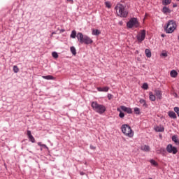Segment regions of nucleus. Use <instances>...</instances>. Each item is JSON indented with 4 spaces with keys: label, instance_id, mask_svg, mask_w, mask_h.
Wrapping results in <instances>:
<instances>
[{
    "label": "nucleus",
    "instance_id": "nucleus-1",
    "mask_svg": "<svg viewBox=\"0 0 179 179\" xmlns=\"http://www.w3.org/2000/svg\"><path fill=\"white\" fill-rule=\"evenodd\" d=\"M77 39L80 44H86L87 45H89V44H93V40L87 35H83L81 32H78L77 34Z\"/></svg>",
    "mask_w": 179,
    "mask_h": 179
},
{
    "label": "nucleus",
    "instance_id": "nucleus-2",
    "mask_svg": "<svg viewBox=\"0 0 179 179\" xmlns=\"http://www.w3.org/2000/svg\"><path fill=\"white\" fill-rule=\"evenodd\" d=\"M117 16L120 17H127L128 16V11L125 10V6L122 3H117L115 7Z\"/></svg>",
    "mask_w": 179,
    "mask_h": 179
},
{
    "label": "nucleus",
    "instance_id": "nucleus-3",
    "mask_svg": "<svg viewBox=\"0 0 179 179\" xmlns=\"http://www.w3.org/2000/svg\"><path fill=\"white\" fill-rule=\"evenodd\" d=\"M91 106L92 107L94 111L98 113V114H104V113H106V110H107L104 105L99 104L97 101H92L91 103Z\"/></svg>",
    "mask_w": 179,
    "mask_h": 179
},
{
    "label": "nucleus",
    "instance_id": "nucleus-4",
    "mask_svg": "<svg viewBox=\"0 0 179 179\" xmlns=\"http://www.w3.org/2000/svg\"><path fill=\"white\" fill-rule=\"evenodd\" d=\"M176 27H177V24H176V22L173 20H169L168 23L166 24V26L164 27V30L166 33L170 34L176 30Z\"/></svg>",
    "mask_w": 179,
    "mask_h": 179
},
{
    "label": "nucleus",
    "instance_id": "nucleus-5",
    "mask_svg": "<svg viewBox=\"0 0 179 179\" xmlns=\"http://www.w3.org/2000/svg\"><path fill=\"white\" fill-rule=\"evenodd\" d=\"M122 131L125 136H128L129 138H132V136H134V131L128 124H123L122 126Z\"/></svg>",
    "mask_w": 179,
    "mask_h": 179
},
{
    "label": "nucleus",
    "instance_id": "nucleus-6",
    "mask_svg": "<svg viewBox=\"0 0 179 179\" xmlns=\"http://www.w3.org/2000/svg\"><path fill=\"white\" fill-rule=\"evenodd\" d=\"M127 27L128 29H132V27H138L139 22H138V19L133 17L129 20L127 23Z\"/></svg>",
    "mask_w": 179,
    "mask_h": 179
},
{
    "label": "nucleus",
    "instance_id": "nucleus-7",
    "mask_svg": "<svg viewBox=\"0 0 179 179\" xmlns=\"http://www.w3.org/2000/svg\"><path fill=\"white\" fill-rule=\"evenodd\" d=\"M166 151L168 153H172L173 155H177V152H178V150H177V148L173 146L171 144H169L166 146Z\"/></svg>",
    "mask_w": 179,
    "mask_h": 179
},
{
    "label": "nucleus",
    "instance_id": "nucleus-8",
    "mask_svg": "<svg viewBox=\"0 0 179 179\" xmlns=\"http://www.w3.org/2000/svg\"><path fill=\"white\" fill-rule=\"evenodd\" d=\"M145 37H146V31L142 30L141 34L137 36V40L138 43H142V41L145 40Z\"/></svg>",
    "mask_w": 179,
    "mask_h": 179
},
{
    "label": "nucleus",
    "instance_id": "nucleus-9",
    "mask_svg": "<svg viewBox=\"0 0 179 179\" xmlns=\"http://www.w3.org/2000/svg\"><path fill=\"white\" fill-rule=\"evenodd\" d=\"M27 135L28 136L29 142H31L32 143H36V139L34 138L33 135H31V131L30 130H27Z\"/></svg>",
    "mask_w": 179,
    "mask_h": 179
},
{
    "label": "nucleus",
    "instance_id": "nucleus-10",
    "mask_svg": "<svg viewBox=\"0 0 179 179\" xmlns=\"http://www.w3.org/2000/svg\"><path fill=\"white\" fill-rule=\"evenodd\" d=\"M120 108L122 111H124V113H127V114H132V108H128L125 106H121Z\"/></svg>",
    "mask_w": 179,
    "mask_h": 179
},
{
    "label": "nucleus",
    "instance_id": "nucleus-11",
    "mask_svg": "<svg viewBox=\"0 0 179 179\" xmlns=\"http://www.w3.org/2000/svg\"><path fill=\"white\" fill-rule=\"evenodd\" d=\"M155 94L157 96V99H158V100H162V91L159 90H155Z\"/></svg>",
    "mask_w": 179,
    "mask_h": 179
},
{
    "label": "nucleus",
    "instance_id": "nucleus-12",
    "mask_svg": "<svg viewBox=\"0 0 179 179\" xmlns=\"http://www.w3.org/2000/svg\"><path fill=\"white\" fill-rule=\"evenodd\" d=\"M162 13L167 15V13H171V10L167 6H164L162 8Z\"/></svg>",
    "mask_w": 179,
    "mask_h": 179
},
{
    "label": "nucleus",
    "instance_id": "nucleus-13",
    "mask_svg": "<svg viewBox=\"0 0 179 179\" xmlns=\"http://www.w3.org/2000/svg\"><path fill=\"white\" fill-rule=\"evenodd\" d=\"M149 99L150 101H156V95L153 94V92H149Z\"/></svg>",
    "mask_w": 179,
    "mask_h": 179
},
{
    "label": "nucleus",
    "instance_id": "nucleus-14",
    "mask_svg": "<svg viewBox=\"0 0 179 179\" xmlns=\"http://www.w3.org/2000/svg\"><path fill=\"white\" fill-rule=\"evenodd\" d=\"M168 115L169 117H170V118H173V120H176V118H177V115L176 114V113H174V111H169L168 113Z\"/></svg>",
    "mask_w": 179,
    "mask_h": 179
},
{
    "label": "nucleus",
    "instance_id": "nucleus-15",
    "mask_svg": "<svg viewBox=\"0 0 179 179\" xmlns=\"http://www.w3.org/2000/svg\"><path fill=\"white\" fill-rule=\"evenodd\" d=\"M43 79H45L46 80H54L55 79V78H54V76H42Z\"/></svg>",
    "mask_w": 179,
    "mask_h": 179
},
{
    "label": "nucleus",
    "instance_id": "nucleus-16",
    "mask_svg": "<svg viewBox=\"0 0 179 179\" xmlns=\"http://www.w3.org/2000/svg\"><path fill=\"white\" fill-rule=\"evenodd\" d=\"M139 103L143 105V107L148 108V103H146V100H145L143 99H141L139 100Z\"/></svg>",
    "mask_w": 179,
    "mask_h": 179
},
{
    "label": "nucleus",
    "instance_id": "nucleus-17",
    "mask_svg": "<svg viewBox=\"0 0 179 179\" xmlns=\"http://www.w3.org/2000/svg\"><path fill=\"white\" fill-rule=\"evenodd\" d=\"M145 54L147 58H150V57H152V52L149 49H145Z\"/></svg>",
    "mask_w": 179,
    "mask_h": 179
},
{
    "label": "nucleus",
    "instance_id": "nucleus-18",
    "mask_svg": "<svg viewBox=\"0 0 179 179\" xmlns=\"http://www.w3.org/2000/svg\"><path fill=\"white\" fill-rule=\"evenodd\" d=\"M171 78H177L178 73L176 70H172L170 73Z\"/></svg>",
    "mask_w": 179,
    "mask_h": 179
},
{
    "label": "nucleus",
    "instance_id": "nucleus-19",
    "mask_svg": "<svg viewBox=\"0 0 179 179\" xmlns=\"http://www.w3.org/2000/svg\"><path fill=\"white\" fill-rule=\"evenodd\" d=\"M172 141L176 143V145H179V141L177 136L174 135L172 136Z\"/></svg>",
    "mask_w": 179,
    "mask_h": 179
},
{
    "label": "nucleus",
    "instance_id": "nucleus-20",
    "mask_svg": "<svg viewBox=\"0 0 179 179\" xmlns=\"http://www.w3.org/2000/svg\"><path fill=\"white\" fill-rule=\"evenodd\" d=\"M141 150H143L144 152H149V150H150V147L145 145L141 147Z\"/></svg>",
    "mask_w": 179,
    "mask_h": 179
},
{
    "label": "nucleus",
    "instance_id": "nucleus-21",
    "mask_svg": "<svg viewBox=\"0 0 179 179\" xmlns=\"http://www.w3.org/2000/svg\"><path fill=\"white\" fill-rule=\"evenodd\" d=\"M150 163L154 167H157L159 166V164L155 162V159H150Z\"/></svg>",
    "mask_w": 179,
    "mask_h": 179
},
{
    "label": "nucleus",
    "instance_id": "nucleus-22",
    "mask_svg": "<svg viewBox=\"0 0 179 179\" xmlns=\"http://www.w3.org/2000/svg\"><path fill=\"white\" fill-rule=\"evenodd\" d=\"M70 37H71V38H76V37H78V35L76 34V30H73L71 31Z\"/></svg>",
    "mask_w": 179,
    "mask_h": 179
},
{
    "label": "nucleus",
    "instance_id": "nucleus-23",
    "mask_svg": "<svg viewBox=\"0 0 179 179\" xmlns=\"http://www.w3.org/2000/svg\"><path fill=\"white\" fill-rule=\"evenodd\" d=\"M117 111H118L120 113V114H119L120 118H124V117H125V114H124V113H122V111L121 110V109L120 108H117Z\"/></svg>",
    "mask_w": 179,
    "mask_h": 179
},
{
    "label": "nucleus",
    "instance_id": "nucleus-24",
    "mask_svg": "<svg viewBox=\"0 0 179 179\" xmlns=\"http://www.w3.org/2000/svg\"><path fill=\"white\" fill-rule=\"evenodd\" d=\"M156 132H164V127H157L155 128Z\"/></svg>",
    "mask_w": 179,
    "mask_h": 179
},
{
    "label": "nucleus",
    "instance_id": "nucleus-25",
    "mask_svg": "<svg viewBox=\"0 0 179 179\" xmlns=\"http://www.w3.org/2000/svg\"><path fill=\"white\" fill-rule=\"evenodd\" d=\"M101 32L99 29H93L92 34L93 36H99Z\"/></svg>",
    "mask_w": 179,
    "mask_h": 179
},
{
    "label": "nucleus",
    "instance_id": "nucleus-26",
    "mask_svg": "<svg viewBox=\"0 0 179 179\" xmlns=\"http://www.w3.org/2000/svg\"><path fill=\"white\" fill-rule=\"evenodd\" d=\"M171 3V0H162V5L164 6H167V5H170Z\"/></svg>",
    "mask_w": 179,
    "mask_h": 179
},
{
    "label": "nucleus",
    "instance_id": "nucleus-27",
    "mask_svg": "<svg viewBox=\"0 0 179 179\" xmlns=\"http://www.w3.org/2000/svg\"><path fill=\"white\" fill-rule=\"evenodd\" d=\"M71 52L73 54V55H76V48L75 47L72 46L70 48Z\"/></svg>",
    "mask_w": 179,
    "mask_h": 179
},
{
    "label": "nucleus",
    "instance_id": "nucleus-28",
    "mask_svg": "<svg viewBox=\"0 0 179 179\" xmlns=\"http://www.w3.org/2000/svg\"><path fill=\"white\" fill-rule=\"evenodd\" d=\"M134 113L137 115H139L141 114V109L139 108H134Z\"/></svg>",
    "mask_w": 179,
    "mask_h": 179
},
{
    "label": "nucleus",
    "instance_id": "nucleus-29",
    "mask_svg": "<svg viewBox=\"0 0 179 179\" xmlns=\"http://www.w3.org/2000/svg\"><path fill=\"white\" fill-rule=\"evenodd\" d=\"M13 71L15 73H17L19 72V67L17 66H13Z\"/></svg>",
    "mask_w": 179,
    "mask_h": 179
},
{
    "label": "nucleus",
    "instance_id": "nucleus-30",
    "mask_svg": "<svg viewBox=\"0 0 179 179\" xmlns=\"http://www.w3.org/2000/svg\"><path fill=\"white\" fill-rule=\"evenodd\" d=\"M142 87L143 89H144V90H148V89H149V85H148V83H143Z\"/></svg>",
    "mask_w": 179,
    "mask_h": 179
},
{
    "label": "nucleus",
    "instance_id": "nucleus-31",
    "mask_svg": "<svg viewBox=\"0 0 179 179\" xmlns=\"http://www.w3.org/2000/svg\"><path fill=\"white\" fill-rule=\"evenodd\" d=\"M106 7L110 9L111 8V3L110 1L105 2Z\"/></svg>",
    "mask_w": 179,
    "mask_h": 179
},
{
    "label": "nucleus",
    "instance_id": "nucleus-32",
    "mask_svg": "<svg viewBox=\"0 0 179 179\" xmlns=\"http://www.w3.org/2000/svg\"><path fill=\"white\" fill-rule=\"evenodd\" d=\"M52 56L53 57V58H58V53L57 52H53L52 53Z\"/></svg>",
    "mask_w": 179,
    "mask_h": 179
},
{
    "label": "nucleus",
    "instance_id": "nucleus-33",
    "mask_svg": "<svg viewBox=\"0 0 179 179\" xmlns=\"http://www.w3.org/2000/svg\"><path fill=\"white\" fill-rule=\"evenodd\" d=\"M175 113H176L178 114V117H179V108L178 107H175L173 108Z\"/></svg>",
    "mask_w": 179,
    "mask_h": 179
},
{
    "label": "nucleus",
    "instance_id": "nucleus-34",
    "mask_svg": "<svg viewBox=\"0 0 179 179\" xmlns=\"http://www.w3.org/2000/svg\"><path fill=\"white\" fill-rule=\"evenodd\" d=\"M110 88L108 87H102V92H108Z\"/></svg>",
    "mask_w": 179,
    "mask_h": 179
},
{
    "label": "nucleus",
    "instance_id": "nucleus-35",
    "mask_svg": "<svg viewBox=\"0 0 179 179\" xmlns=\"http://www.w3.org/2000/svg\"><path fill=\"white\" fill-rule=\"evenodd\" d=\"M90 148L92 150H96V146H94L92 145H90Z\"/></svg>",
    "mask_w": 179,
    "mask_h": 179
},
{
    "label": "nucleus",
    "instance_id": "nucleus-36",
    "mask_svg": "<svg viewBox=\"0 0 179 179\" xmlns=\"http://www.w3.org/2000/svg\"><path fill=\"white\" fill-rule=\"evenodd\" d=\"M108 100H111L113 99V94H108Z\"/></svg>",
    "mask_w": 179,
    "mask_h": 179
},
{
    "label": "nucleus",
    "instance_id": "nucleus-37",
    "mask_svg": "<svg viewBox=\"0 0 179 179\" xmlns=\"http://www.w3.org/2000/svg\"><path fill=\"white\" fill-rule=\"evenodd\" d=\"M159 152L162 153V152H166V149L164 148H160Z\"/></svg>",
    "mask_w": 179,
    "mask_h": 179
},
{
    "label": "nucleus",
    "instance_id": "nucleus-38",
    "mask_svg": "<svg viewBox=\"0 0 179 179\" xmlns=\"http://www.w3.org/2000/svg\"><path fill=\"white\" fill-rule=\"evenodd\" d=\"M97 90L98 92H103V87H98Z\"/></svg>",
    "mask_w": 179,
    "mask_h": 179
},
{
    "label": "nucleus",
    "instance_id": "nucleus-39",
    "mask_svg": "<svg viewBox=\"0 0 179 179\" xmlns=\"http://www.w3.org/2000/svg\"><path fill=\"white\" fill-rule=\"evenodd\" d=\"M42 148H45V149L48 150V147L45 144H43Z\"/></svg>",
    "mask_w": 179,
    "mask_h": 179
},
{
    "label": "nucleus",
    "instance_id": "nucleus-40",
    "mask_svg": "<svg viewBox=\"0 0 179 179\" xmlns=\"http://www.w3.org/2000/svg\"><path fill=\"white\" fill-rule=\"evenodd\" d=\"M65 31V29H62L59 30V33H64Z\"/></svg>",
    "mask_w": 179,
    "mask_h": 179
},
{
    "label": "nucleus",
    "instance_id": "nucleus-41",
    "mask_svg": "<svg viewBox=\"0 0 179 179\" xmlns=\"http://www.w3.org/2000/svg\"><path fill=\"white\" fill-rule=\"evenodd\" d=\"M67 2H70L71 3H73V0H66Z\"/></svg>",
    "mask_w": 179,
    "mask_h": 179
},
{
    "label": "nucleus",
    "instance_id": "nucleus-42",
    "mask_svg": "<svg viewBox=\"0 0 179 179\" xmlns=\"http://www.w3.org/2000/svg\"><path fill=\"white\" fill-rule=\"evenodd\" d=\"M162 57H167V54L166 52L162 53Z\"/></svg>",
    "mask_w": 179,
    "mask_h": 179
},
{
    "label": "nucleus",
    "instance_id": "nucleus-43",
    "mask_svg": "<svg viewBox=\"0 0 179 179\" xmlns=\"http://www.w3.org/2000/svg\"><path fill=\"white\" fill-rule=\"evenodd\" d=\"M38 145L42 147V146H43V144H41V142H38Z\"/></svg>",
    "mask_w": 179,
    "mask_h": 179
},
{
    "label": "nucleus",
    "instance_id": "nucleus-44",
    "mask_svg": "<svg viewBox=\"0 0 179 179\" xmlns=\"http://www.w3.org/2000/svg\"><path fill=\"white\" fill-rule=\"evenodd\" d=\"M80 176H85V172H80Z\"/></svg>",
    "mask_w": 179,
    "mask_h": 179
},
{
    "label": "nucleus",
    "instance_id": "nucleus-45",
    "mask_svg": "<svg viewBox=\"0 0 179 179\" xmlns=\"http://www.w3.org/2000/svg\"><path fill=\"white\" fill-rule=\"evenodd\" d=\"M173 8H177V4H173Z\"/></svg>",
    "mask_w": 179,
    "mask_h": 179
},
{
    "label": "nucleus",
    "instance_id": "nucleus-46",
    "mask_svg": "<svg viewBox=\"0 0 179 179\" xmlns=\"http://www.w3.org/2000/svg\"><path fill=\"white\" fill-rule=\"evenodd\" d=\"M161 37H166V35L162 34V35H161Z\"/></svg>",
    "mask_w": 179,
    "mask_h": 179
},
{
    "label": "nucleus",
    "instance_id": "nucleus-47",
    "mask_svg": "<svg viewBox=\"0 0 179 179\" xmlns=\"http://www.w3.org/2000/svg\"><path fill=\"white\" fill-rule=\"evenodd\" d=\"M52 34H57V33H55V32H52Z\"/></svg>",
    "mask_w": 179,
    "mask_h": 179
},
{
    "label": "nucleus",
    "instance_id": "nucleus-48",
    "mask_svg": "<svg viewBox=\"0 0 179 179\" xmlns=\"http://www.w3.org/2000/svg\"><path fill=\"white\" fill-rule=\"evenodd\" d=\"M176 1H179V0H176Z\"/></svg>",
    "mask_w": 179,
    "mask_h": 179
}]
</instances>
